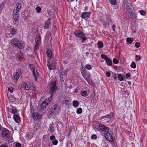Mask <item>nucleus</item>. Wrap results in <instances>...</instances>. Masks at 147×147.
I'll return each instance as SVG.
<instances>
[{"mask_svg": "<svg viewBox=\"0 0 147 147\" xmlns=\"http://www.w3.org/2000/svg\"><path fill=\"white\" fill-rule=\"evenodd\" d=\"M98 127L99 130L107 132L104 135L105 138L109 141L112 142H114V138L111 134L108 132L109 131V129L108 127L101 123H100Z\"/></svg>", "mask_w": 147, "mask_h": 147, "instance_id": "1", "label": "nucleus"}, {"mask_svg": "<svg viewBox=\"0 0 147 147\" xmlns=\"http://www.w3.org/2000/svg\"><path fill=\"white\" fill-rule=\"evenodd\" d=\"M60 107L57 104H55L53 106L49 112V116H53L57 114L59 112L60 110Z\"/></svg>", "mask_w": 147, "mask_h": 147, "instance_id": "2", "label": "nucleus"}, {"mask_svg": "<svg viewBox=\"0 0 147 147\" xmlns=\"http://www.w3.org/2000/svg\"><path fill=\"white\" fill-rule=\"evenodd\" d=\"M74 35L76 37L81 38L82 40V42L84 43L86 40V38L84 33L80 30L76 31L74 33Z\"/></svg>", "mask_w": 147, "mask_h": 147, "instance_id": "3", "label": "nucleus"}, {"mask_svg": "<svg viewBox=\"0 0 147 147\" xmlns=\"http://www.w3.org/2000/svg\"><path fill=\"white\" fill-rule=\"evenodd\" d=\"M49 86L50 88L49 93L51 94V97L57 88L56 82L52 81L50 84Z\"/></svg>", "mask_w": 147, "mask_h": 147, "instance_id": "4", "label": "nucleus"}, {"mask_svg": "<svg viewBox=\"0 0 147 147\" xmlns=\"http://www.w3.org/2000/svg\"><path fill=\"white\" fill-rule=\"evenodd\" d=\"M50 102V101L49 100V98L45 100L40 105L39 110L42 111L45 109L46 107L48 105Z\"/></svg>", "mask_w": 147, "mask_h": 147, "instance_id": "5", "label": "nucleus"}, {"mask_svg": "<svg viewBox=\"0 0 147 147\" xmlns=\"http://www.w3.org/2000/svg\"><path fill=\"white\" fill-rule=\"evenodd\" d=\"M101 57L102 58L104 59L105 60L108 65L111 66L112 65V62L111 59L106 55L103 54H101Z\"/></svg>", "mask_w": 147, "mask_h": 147, "instance_id": "6", "label": "nucleus"}, {"mask_svg": "<svg viewBox=\"0 0 147 147\" xmlns=\"http://www.w3.org/2000/svg\"><path fill=\"white\" fill-rule=\"evenodd\" d=\"M30 68L32 71L33 74L35 78V80L36 81H37V78L39 77V74L37 71H35L34 67L32 65L30 66Z\"/></svg>", "mask_w": 147, "mask_h": 147, "instance_id": "7", "label": "nucleus"}, {"mask_svg": "<svg viewBox=\"0 0 147 147\" xmlns=\"http://www.w3.org/2000/svg\"><path fill=\"white\" fill-rule=\"evenodd\" d=\"M9 134V131L6 129H3L2 130L1 137L3 138H7L8 137Z\"/></svg>", "mask_w": 147, "mask_h": 147, "instance_id": "8", "label": "nucleus"}, {"mask_svg": "<svg viewBox=\"0 0 147 147\" xmlns=\"http://www.w3.org/2000/svg\"><path fill=\"white\" fill-rule=\"evenodd\" d=\"M16 31V30L14 28H10L8 29V33L7 35L8 37H11L15 34Z\"/></svg>", "mask_w": 147, "mask_h": 147, "instance_id": "9", "label": "nucleus"}, {"mask_svg": "<svg viewBox=\"0 0 147 147\" xmlns=\"http://www.w3.org/2000/svg\"><path fill=\"white\" fill-rule=\"evenodd\" d=\"M126 6L128 7L129 9H131V11H128V13H129L130 15L129 16V17L133 20L137 19V16L135 13L131 11H132L130 7L129 6V7L128 5H126Z\"/></svg>", "mask_w": 147, "mask_h": 147, "instance_id": "10", "label": "nucleus"}, {"mask_svg": "<svg viewBox=\"0 0 147 147\" xmlns=\"http://www.w3.org/2000/svg\"><path fill=\"white\" fill-rule=\"evenodd\" d=\"M19 17L18 13H14L13 12V23L15 24L18 25V19Z\"/></svg>", "mask_w": 147, "mask_h": 147, "instance_id": "11", "label": "nucleus"}, {"mask_svg": "<svg viewBox=\"0 0 147 147\" xmlns=\"http://www.w3.org/2000/svg\"><path fill=\"white\" fill-rule=\"evenodd\" d=\"M91 13V12H84L82 13L81 16V17L83 19H88L90 18V15Z\"/></svg>", "mask_w": 147, "mask_h": 147, "instance_id": "12", "label": "nucleus"}, {"mask_svg": "<svg viewBox=\"0 0 147 147\" xmlns=\"http://www.w3.org/2000/svg\"><path fill=\"white\" fill-rule=\"evenodd\" d=\"M32 116L33 118L35 120H38L40 119L42 115L39 113H33Z\"/></svg>", "mask_w": 147, "mask_h": 147, "instance_id": "13", "label": "nucleus"}, {"mask_svg": "<svg viewBox=\"0 0 147 147\" xmlns=\"http://www.w3.org/2000/svg\"><path fill=\"white\" fill-rule=\"evenodd\" d=\"M20 40L17 38H15L11 39V43L13 46L16 47L18 45Z\"/></svg>", "mask_w": 147, "mask_h": 147, "instance_id": "14", "label": "nucleus"}, {"mask_svg": "<svg viewBox=\"0 0 147 147\" xmlns=\"http://www.w3.org/2000/svg\"><path fill=\"white\" fill-rule=\"evenodd\" d=\"M51 25L50 20L49 19H48L44 23V29H48Z\"/></svg>", "mask_w": 147, "mask_h": 147, "instance_id": "15", "label": "nucleus"}, {"mask_svg": "<svg viewBox=\"0 0 147 147\" xmlns=\"http://www.w3.org/2000/svg\"><path fill=\"white\" fill-rule=\"evenodd\" d=\"M16 9H14L13 10L14 13H18L19 10L21 8V5L20 4L17 3L16 4Z\"/></svg>", "mask_w": 147, "mask_h": 147, "instance_id": "16", "label": "nucleus"}, {"mask_svg": "<svg viewBox=\"0 0 147 147\" xmlns=\"http://www.w3.org/2000/svg\"><path fill=\"white\" fill-rule=\"evenodd\" d=\"M21 72L20 71H17L16 73V74L14 76V81L16 82L21 75Z\"/></svg>", "mask_w": 147, "mask_h": 147, "instance_id": "17", "label": "nucleus"}, {"mask_svg": "<svg viewBox=\"0 0 147 147\" xmlns=\"http://www.w3.org/2000/svg\"><path fill=\"white\" fill-rule=\"evenodd\" d=\"M60 80L62 84H63L64 83V72H62L60 74L59 76Z\"/></svg>", "mask_w": 147, "mask_h": 147, "instance_id": "18", "label": "nucleus"}, {"mask_svg": "<svg viewBox=\"0 0 147 147\" xmlns=\"http://www.w3.org/2000/svg\"><path fill=\"white\" fill-rule=\"evenodd\" d=\"M112 118L111 114V113L107 114V115L101 117L100 118V120H102L105 118H108L109 119H111Z\"/></svg>", "mask_w": 147, "mask_h": 147, "instance_id": "19", "label": "nucleus"}, {"mask_svg": "<svg viewBox=\"0 0 147 147\" xmlns=\"http://www.w3.org/2000/svg\"><path fill=\"white\" fill-rule=\"evenodd\" d=\"M16 47L20 49H22L24 47V44L23 42L22 41L20 40L18 43V45Z\"/></svg>", "mask_w": 147, "mask_h": 147, "instance_id": "20", "label": "nucleus"}, {"mask_svg": "<svg viewBox=\"0 0 147 147\" xmlns=\"http://www.w3.org/2000/svg\"><path fill=\"white\" fill-rule=\"evenodd\" d=\"M40 127V126L39 123H36L33 128V131L34 132H36L38 131Z\"/></svg>", "mask_w": 147, "mask_h": 147, "instance_id": "21", "label": "nucleus"}, {"mask_svg": "<svg viewBox=\"0 0 147 147\" xmlns=\"http://www.w3.org/2000/svg\"><path fill=\"white\" fill-rule=\"evenodd\" d=\"M82 75L84 78L87 81V82L88 83V84L90 80V79L89 78L87 77V74L86 73V72L83 73L81 74Z\"/></svg>", "mask_w": 147, "mask_h": 147, "instance_id": "22", "label": "nucleus"}, {"mask_svg": "<svg viewBox=\"0 0 147 147\" xmlns=\"http://www.w3.org/2000/svg\"><path fill=\"white\" fill-rule=\"evenodd\" d=\"M13 118L15 121L17 123H19L20 122V117L17 115H15L13 116Z\"/></svg>", "mask_w": 147, "mask_h": 147, "instance_id": "23", "label": "nucleus"}, {"mask_svg": "<svg viewBox=\"0 0 147 147\" xmlns=\"http://www.w3.org/2000/svg\"><path fill=\"white\" fill-rule=\"evenodd\" d=\"M41 41V37L40 35L37 36L35 39L36 43L37 44H39V42Z\"/></svg>", "mask_w": 147, "mask_h": 147, "instance_id": "24", "label": "nucleus"}, {"mask_svg": "<svg viewBox=\"0 0 147 147\" xmlns=\"http://www.w3.org/2000/svg\"><path fill=\"white\" fill-rule=\"evenodd\" d=\"M47 65L48 68L50 69H52L54 68V65L52 63H50L48 62L47 64Z\"/></svg>", "mask_w": 147, "mask_h": 147, "instance_id": "25", "label": "nucleus"}, {"mask_svg": "<svg viewBox=\"0 0 147 147\" xmlns=\"http://www.w3.org/2000/svg\"><path fill=\"white\" fill-rule=\"evenodd\" d=\"M133 39L131 38L128 37L127 38L126 42L127 43L131 44L133 42Z\"/></svg>", "mask_w": 147, "mask_h": 147, "instance_id": "26", "label": "nucleus"}, {"mask_svg": "<svg viewBox=\"0 0 147 147\" xmlns=\"http://www.w3.org/2000/svg\"><path fill=\"white\" fill-rule=\"evenodd\" d=\"M23 87L25 88V89L27 90H29L30 87L29 85L27 84L24 83L23 85Z\"/></svg>", "mask_w": 147, "mask_h": 147, "instance_id": "27", "label": "nucleus"}, {"mask_svg": "<svg viewBox=\"0 0 147 147\" xmlns=\"http://www.w3.org/2000/svg\"><path fill=\"white\" fill-rule=\"evenodd\" d=\"M98 47V48H102L103 47V44L102 42L98 41L97 42Z\"/></svg>", "mask_w": 147, "mask_h": 147, "instance_id": "28", "label": "nucleus"}, {"mask_svg": "<svg viewBox=\"0 0 147 147\" xmlns=\"http://www.w3.org/2000/svg\"><path fill=\"white\" fill-rule=\"evenodd\" d=\"M81 95L84 97H86L88 96L87 92L86 91L82 90L81 93Z\"/></svg>", "mask_w": 147, "mask_h": 147, "instance_id": "29", "label": "nucleus"}, {"mask_svg": "<svg viewBox=\"0 0 147 147\" xmlns=\"http://www.w3.org/2000/svg\"><path fill=\"white\" fill-rule=\"evenodd\" d=\"M47 54L49 57L51 58L52 54V51L51 50H48L47 51Z\"/></svg>", "mask_w": 147, "mask_h": 147, "instance_id": "30", "label": "nucleus"}, {"mask_svg": "<svg viewBox=\"0 0 147 147\" xmlns=\"http://www.w3.org/2000/svg\"><path fill=\"white\" fill-rule=\"evenodd\" d=\"M118 79L120 81H123L125 80L124 78L123 77L121 74H118Z\"/></svg>", "mask_w": 147, "mask_h": 147, "instance_id": "31", "label": "nucleus"}, {"mask_svg": "<svg viewBox=\"0 0 147 147\" xmlns=\"http://www.w3.org/2000/svg\"><path fill=\"white\" fill-rule=\"evenodd\" d=\"M73 106L75 107H77L78 106L79 103L77 100H74L72 102Z\"/></svg>", "mask_w": 147, "mask_h": 147, "instance_id": "32", "label": "nucleus"}, {"mask_svg": "<svg viewBox=\"0 0 147 147\" xmlns=\"http://www.w3.org/2000/svg\"><path fill=\"white\" fill-rule=\"evenodd\" d=\"M85 68L88 70H90L92 69V65L89 64H86L85 65Z\"/></svg>", "mask_w": 147, "mask_h": 147, "instance_id": "33", "label": "nucleus"}, {"mask_svg": "<svg viewBox=\"0 0 147 147\" xmlns=\"http://www.w3.org/2000/svg\"><path fill=\"white\" fill-rule=\"evenodd\" d=\"M80 71L81 74L86 72L85 69L84 67H83L82 65H81L80 66Z\"/></svg>", "mask_w": 147, "mask_h": 147, "instance_id": "34", "label": "nucleus"}, {"mask_svg": "<svg viewBox=\"0 0 147 147\" xmlns=\"http://www.w3.org/2000/svg\"><path fill=\"white\" fill-rule=\"evenodd\" d=\"M110 3L113 5H115L117 4V2L116 0H109Z\"/></svg>", "mask_w": 147, "mask_h": 147, "instance_id": "35", "label": "nucleus"}, {"mask_svg": "<svg viewBox=\"0 0 147 147\" xmlns=\"http://www.w3.org/2000/svg\"><path fill=\"white\" fill-rule=\"evenodd\" d=\"M82 109L81 108H78L77 109L76 113L78 114H80L82 113Z\"/></svg>", "mask_w": 147, "mask_h": 147, "instance_id": "36", "label": "nucleus"}, {"mask_svg": "<svg viewBox=\"0 0 147 147\" xmlns=\"http://www.w3.org/2000/svg\"><path fill=\"white\" fill-rule=\"evenodd\" d=\"M36 10L37 13H40L41 11V8L39 6H37L35 8Z\"/></svg>", "mask_w": 147, "mask_h": 147, "instance_id": "37", "label": "nucleus"}, {"mask_svg": "<svg viewBox=\"0 0 147 147\" xmlns=\"http://www.w3.org/2000/svg\"><path fill=\"white\" fill-rule=\"evenodd\" d=\"M113 63L115 64H118L119 62V61L117 59L115 58L113 59Z\"/></svg>", "mask_w": 147, "mask_h": 147, "instance_id": "38", "label": "nucleus"}, {"mask_svg": "<svg viewBox=\"0 0 147 147\" xmlns=\"http://www.w3.org/2000/svg\"><path fill=\"white\" fill-rule=\"evenodd\" d=\"M140 14L142 16H144L146 14V13L144 10H141L139 11Z\"/></svg>", "mask_w": 147, "mask_h": 147, "instance_id": "39", "label": "nucleus"}, {"mask_svg": "<svg viewBox=\"0 0 147 147\" xmlns=\"http://www.w3.org/2000/svg\"><path fill=\"white\" fill-rule=\"evenodd\" d=\"M131 67L133 68H135L136 67V65L134 61L132 62L130 65Z\"/></svg>", "mask_w": 147, "mask_h": 147, "instance_id": "40", "label": "nucleus"}, {"mask_svg": "<svg viewBox=\"0 0 147 147\" xmlns=\"http://www.w3.org/2000/svg\"><path fill=\"white\" fill-rule=\"evenodd\" d=\"M66 98H65V99H66ZM71 102V100L70 99H69V100L68 99L67 100L66 99L65 100V103H66V105H70Z\"/></svg>", "mask_w": 147, "mask_h": 147, "instance_id": "41", "label": "nucleus"}, {"mask_svg": "<svg viewBox=\"0 0 147 147\" xmlns=\"http://www.w3.org/2000/svg\"><path fill=\"white\" fill-rule=\"evenodd\" d=\"M103 25L105 27H107L109 26V23H108L107 21H104L103 22Z\"/></svg>", "mask_w": 147, "mask_h": 147, "instance_id": "42", "label": "nucleus"}, {"mask_svg": "<svg viewBox=\"0 0 147 147\" xmlns=\"http://www.w3.org/2000/svg\"><path fill=\"white\" fill-rule=\"evenodd\" d=\"M72 131V129L71 128L69 129V131L67 133V134L66 136H69L70 135Z\"/></svg>", "mask_w": 147, "mask_h": 147, "instance_id": "43", "label": "nucleus"}, {"mask_svg": "<svg viewBox=\"0 0 147 147\" xmlns=\"http://www.w3.org/2000/svg\"><path fill=\"white\" fill-rule=\"evenodd\" d=\"M111 77H113L115 80H117V75L116 74L113 73L112 76Z\"/></svg>", "mask_w": 147, "mask_h": 147, "instance_id": "44", "label": "nucleus"}, {"mask_svg": "<svg viewBox=\"0 0 147 147\" xmlns=\"http://www.w3.org/2000/svg\"><path fill=\"white\" fill-rule=\"evenodd\" d=\"M52 143L53 145H56L58 143V141L57 140H55L53 141Z\"/></svg>", "mask_w": 147, "mask_h": 147, "instance_id": "45", "label": "nucleus"}, {"mask_svg": "<svg viewBox=\"0 0 147 147\" xmlns=\"http://www.w3.org/2000/svg\"><path fill=\"white\" fill-rule=\"evenodd\" d=\"M49 131L50 132L52 133L54 131V127L50 126L49 127Z\"/></svg>", "mask_w": 147, "mask_h": 147, "instance_id": "46", "label": "nucleus"}, {"mask_svg": "<svg viewBox=\"0 0 147 147\" xmlns=\"http://www.w3.org/2000/svg\"><path fill=\"white\" fill-rule=\"evenodd\" d=\"M8 90L9 92H10L11 93H12L13 92V88L11 87H9L8 88Z\"/></svg>", "mask_w": 147, "mask_h": 147, "instance_id": "47", "label": "nucleus"}, {"mask_svg": "<svg viewBox=\"0 0 147 147\" xmlns=\"http://www.w3.org/2000/svg\"><path fill=\"white\" fill-rule=\"evenodd\" d=\"M135 46L137 48H139L140 46V44L139 42H136L135 43Z\"/></svg>", "mask_w": 147, "mask_h": 147, "instance_id": "48", "label": "nucleus"}, {"mask_svg": "<svg viewBox=\"0 0 147 147\" xmlns=\"http://www.w3.org/2000/svg\"><path fill=\"white\" fill-rule=\"evenodd\" d=\"M91 138L92 139H96L97 138V136L95 134H92Z\"/></svg>", "mask_w": 147, "mask_h": 147, "instance_id": "49", "label": "nucleus"}, {"mask_svg": "<svg viewBox=\"0 0 147 147\" xmlns=\"http://www.w3.org/2000/svg\"><path fill=\"white\" fill-rule=\"evenodd\" d=\"M111 27H112V28L113 29V31H114V32H115L116 30H115V28H116V25L115 24H113L112 26Z\"/></svg>", "mask_w": 147, "mask_h": 147, "instance_id": "50", "label": "nucleus"}, {"mask_svg": "<svg viewBox=\"0 0 147 147\" xmlns=\"http://www.w3.org/2000/svg\"><path fill=\"white\" fill-rule=\"evenodd\" d=\"M136 59L137 61L140 60L141 59L140 57L138 55H136Z\"/></svg>", "mask_w": 147, "mask_h": 147, "instance_id": "51", "label": "nucleus"}, {"mask_svg": "<svg viewBox=\"0 0 147 147\" xmlns=\"http://www.w3.org/2000/svg\"><path fill=\"white\" fill-rule=\"evenodd\" d=\"M12 113L13 114H15L17 113V111L16 109H14L12 110Z\"/></svg>", "mask_w": 147, "mask_h": 147, "instance_id": "52", "label": "nucleus"}, {"mask_svg": "<svg viewBox=\"0 0 147 147\" xmlns=\"http://www.w3.org/2000/svg\"><path fill=\"white\" fill-rule=\"evenodd\" d=\"M0 147H8V146L7 144L4 143L2 144Z\"/></svg>", "mask_w": 147, "mask_h": 147, "instance_id": "53", "label": "nucleus"}, {"mask_svg": "<svg viewBox=\"0 0 147 147\" xmlns=\"http://www.w3.org/2000/svg\"><path fill=\"white\" fill-rule=\"evenodd\" d=\"M106 75L107 77H109L110 76L111 74L109 71H107L106 72Z\"/></svg>", "mask_w": 147, "mask_h": 147, "instance_id": "54", "label": "nucleus"}, {"mask_svg": "<svg viewBox=\"0 0 147 147\" xmlns=\"http://www.w3.org/2000/svg\"><path fill=\"white\" fill-rule=\"evenodd\" d=\"M38 44H35V49L37 50L38 49Z\"/></svg>", "mask_w": 147, "mask_h": 147, "instance_id": "55", "label": "nucleus"}, {"mask_svg": "<svg viewBox=\"0 0 147 147\" xmlns=\"http://www.w3.org/2000/svg\"><path fill=\"white\" fill-rule=\"evenodd\" d=\"M126 76L127 78H130L131 76V75L130 73H127L126 74Z\"/></svg>", "mask_w": 147, "mask_h": 147, "instance_id": "56", "label": "nucleus"}, {"mask_svg": "<svg viewBox=\"0 0 147 147\" xmlns=\"http://www.w3.org/2000/svg\"><path fill=\"white\" fill-rule=\"evenodd\" d=\"M55 138V136H51L50 137V139L52 141Z\"/></svg>", "mask_w": 147, "mask_h": 147, "instance_id": "57", "label": "nucleus"}, {"mask_svg": "<svg viewBox=\"0 0 147 147\" xmlns=\"http://www.w3.org/2000/svg\"><path fill=\"white\" fill-rule=\"evenodd\" d=\"M16 147H21V145L20 143H17L16 144Z\"/></svg>", "mask_w": 147, "mask_h": 147, "instance_id": "58", "label": "nucleus"}, {"mask_svg": "<svg viewBox=\"0 0 147 147\" xmlns=\"http://www.w3.org/2000/svg\"><path fill=\"white\" fill-rule=\"evenodd\" d=\"M35 92H36V90H35V89L34 88L32 90V93H34Z\"/></svg>", "mask_w": 147, "mask_h": 147, "instance_id": "59", "label": "nucleus"}, {"mask_svg": "<svg viewBox=\"0 0 147 147\" xmlns=\"http://www.w3.org/2000/svg\"><path fill=\"white\" fill-rule=\"evenodd\" d=\"M88 7H85V9H84V10L85 11H86L88 10Z\"/></svg>", "mask_w": 147, "mask_h": 147, "instance_id": "60", "label": "nucleus"}, {"mask_svg": "<svg viewBox=\"0 0 147 147\" xmlns=\"http://www.w3.org/2000/svg\"><path fill=\"white\" fill-rule=\"evenodd\" d=\"M21 55H20V57H18V58H21V57H22V56H23V54H20Z\"/></svg>", "mask_w": 147, "mask_h": 147, "instance_id": "61", "label": "nucleus"}, {"mask_svg": "<svg viewBox=\"0 0 147 147\" xmlns=\"http://www.w3.org/2000/svg\"><path fill=\"white\" fill-rule=\"evenodd\" d=\"M67 1L69 2H71L72 0H67Z\"/></svg>", "mask_w": 147, "mask_h": 147, "instance_id": "62", "label": "nucleus"}, {"mask_svg": "<svg viewBox=\"0 0 147 147\" xmlns=\"http://www.w3.org/2000/svg\"><path fill=\"white\" fill-rule=\"evenodd\" d=\"M89 54V53H88V52H86V55H88Z\"/></svg>", "mask_w": 147, "mask_h": 147, "instance_id": "63", "label": "nucleus"}, {"mask_svg": "<svg viewBox=\"0 0 147 147\" xmlns=\"http://www.w3.org/2000/svg\"><path fill=\"white\" fill-rule=\"evenodd\" d=\"M131 84L130 82H128V84Z\"/></svg>", "mask_w": 147, "mask_h": 147, "instance_id": "64", "label": "nucleus"}]
</instances>
